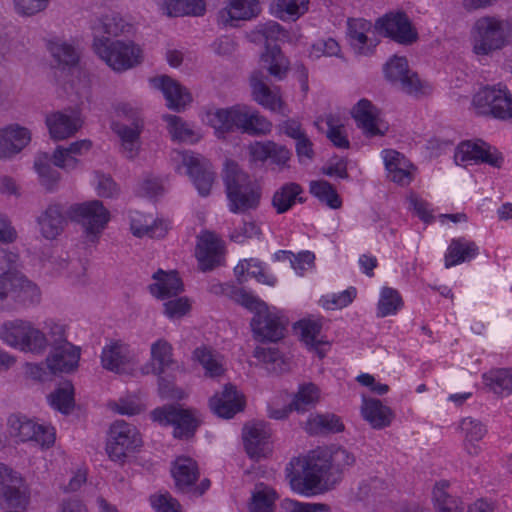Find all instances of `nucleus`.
Segmentation results:
<instances>
[{"instance_id":"f257e3e1","label":"nucleus","mask_w":512,"mask_h":512,"mask_svg":"<svg viewBox=\"0 0 512 512\" xmlns=\"http://www.w3.org/2000/svg\"><path fill=\"white\" fill-rule=\"evenodd\" d=\"M286 478L293 491L310 496L317 493L322 481H336L331 452L318 448L305 457H294L285 469Z\"/></svg>"},{"instance_id":"f03ea898","label":"nucleus","mask_w":512,"mask_h":512,"mask_svg":"<svg viewBox=\"0 0 512 512\" xmlns=\"http://www.w3.org/2000/svg\"><path fill=\"white\" fill-rule=\"evenodd\" d=\"M208 121L218 137L228 133L262 137L270 134L273 127L257 109L246 104L216 109L208 113Z\"/></svg>"},{"instance_id":"7ed1b4c3","label":"nucleus","mask_w":512,"mask_h":512,"mask_svg":"<svg viewBox=\"0 0 512 512\" xmlns=\"http://www.w3.org/2000/svg\"><path fill=\"white\" fill-rule=\"evenodd\" d=\"M223 181L226 187L228 207L232 213H246L259 207L262 192L234 161H227Z\"/></svg>"},{"instance_id":"20e7f679","label":"nucleus","mask_w":512,"mask_h":512,"mask_svg":"<svg viewBox=\"0 0 512 512\" xmlns=\"http://www.w3.org/2000/svg\"><path fill=\"white\" fill-rule=\"evenodd\" d=\"M512 42V24L495 16L476 20L472 28L473 52L478 56H490Z\"/></svg>"},{"instance_id":"39448f33","label":"nucleus","mask_w":512,"mask_h":512,"mask_svg":"<svg viewBox=\"0 0 512 512\" xmlns=\"http://www.w3.org/2000/svg\"><path fill=\"white\" fill-rule=\"evenodd\" d=\"M0 338L12 347L35 354L43 353L48 346L43 331L20 319L5 322L0 329Z\"/></svg>"},{"instance_id":"423d86ee","label":"nucleus","mask_w":512,"mask_h":512,"mask_svg":"<svg viewBox=\"0 0 512 512\" xmlns=\"http://www.w3.org/2000/svg\"><path fill=\"white\" fill-rule=\"evenodd\" d=\"M94 52L116 72H123L135 67L142 61V50L132 41L93 42Z\"/></svg>"},{"instance_id":"0eeeda50","label":"nucleus","mask_w":512,"mask_h":512,"mask_svg":"<svg viewBox=\"0 0 512 512\" xmlns=\"http://www.w3.org/2000/svg\"><path fill=\"white\" fill-rule=\"evenodd\" d=\"M171 161L178 172L182 167L187 168V174L201 196H208L210 194L215 180V172L208 159L192 151L173 150L171 152Z\"/></svg>"},{"instance_id":"6e6552de","label":"nucleus","mask_w":512,"mask_h":512,"mask_svg":"<svg viewBox=\"0 0 512 512\" xmlns=\"http://www.w3.org/2000/svg\"><path fill=\"white\" fill-rule=\"evenodd\" d=\"M11 299L21 306H29L40 301V291L36 284L18 270H6L0 275V308Z\"/></svg>"},{"instance_id":"1a4fd4ad","label":"nucleus","mask_w":512,"mask_h":512,"mask_svg":"<svg viewBox=\"0 0 512 512\" xmlns=\"http://www.w3.org/2000/svg\"><path fill=\"white\" fill-rule=\"evenodd\" d=\"M153 421L161 425H173V435L180 439L194 436L201 424L200 414L196 410L183 409L175 405H165L151 412Z\"/></svg>"},{"instance_id":"9d476101","label":"nucleus","mask_w":512,"mask_h":512,"mask_svg":"<svg viewBox=\"0 0 512 512\" xmlns=\"http://www.w3.org/2000/svg\"><path fill=\"white\" fill-rule=\"evenodd\" d=\"M476 113L512 122V94L505 89L484 87L473 97Z\"/></svg>"},{"instance_id":"9b49d317","label":"nucleus","mask_w":512,"mask_h":512,"mask_svg":"<svg viewBox=\"0 0 512 512\" xmlns=\"http://www.w3.org/2000/svg\"><path fill=\"white\" fill-rule=\"evenodd\" d=\"M142 446L138 429L124 420H116L109 429L106 451L113 461H124L130 454Z\"/></svg>"},{"instance_id":"f8f14e48","label":"nucleus","mask_w":512,"mask_h":512,"mask_svg":"<svg viewBox=\"0 0 512 512\" xmlns=\"http://www.w3.org/2000/svg\"><path fill=\"white\" fill-rule=\"evenodd\" d=\"M68 217L82 225L87 236L94 241L110 220V213L99 200L74 204L66 211Z\"/></svg>"},{"instance_id":"ddd939ff","label":"nucleus","mask_w":512,"mask_h":512,"mask_svg":"<svg viewBox=\"0 0 512 512\" xmlns=\"http://www.w3.org/2000/svg\"><path fill=\"white\" fill-rule=\"evenodd\" d=\"M254 303L246 304L245 307L254 312L251 320L252 330L260 341L276 342L283 338L286 321L268 310V306L255 296H252Z\"/></svg>"},{"instance_id":"4468645a","label":"nucleus","mask_w":512,"mask_h":512,"mask_svg":"<svg viewBox=\"0 0 512 512\" xmlns=\"http://www.w3.org/2000/svg\"><path fill=\"white\" fill-rule=\"evenodd\" d=\"M375 29L379 34L404 46H410L419 39L417 29L404 12H391L378 18Z\"/></svg>"},{"instance_id":"2eb2a0df","label":"nucleus","mask_w":512,"mask_h":512,"mask_svg":"<svg viewBox=\"0 0 512 512\" xmlns=\"http://www.w3.org/2000/svg\"><path fill=\"white\" fill-rule=\"evenodd\" d=\"M7 424L9 435L17 439V441H31L47 448L55 442L53 429L37 424L24 415H11L8 418Z\"/></svg>"},{"instance_id":"dca6fc26","label":"nucleus","mask_w":512,"mask_h":512,"mask_svg":"<svg viewBox=\"0 0 512 512\" xmlns=\"http://www.w3.org/2000/svg\"><path fill=\"white\" fill-rule=\"evenodd\" d=\"M385 78L407 94L421 91L423 84L418 74L409 69L406 57L394 55L383 67Z\"/></svg>"},{"instance_id":"f3484780","label":"nucleus","mask_w":512,"mask_h":512,"mask_svg":"<svg viewBox=\"0 0 512 512\" xmlns=\"http://www.w3.org/2000/svg\"><path fill=\"white\" fill-rule=\"evenodd\" d=\"M195 256L201 271H211L224 260L223 242L215 233L205 231L198 236Z\"/></svg>"},{"instance_id":"a211bd4d","label":"nucleus","mask_w":512,"mask_h":512,"mask_svg":"<svg viewBox=\"0 0 512 512\" xmlns=\"http://www.w3.org/2000/svg\"><path fill=\"white\" fill-rule=\"evenodd\" d=\"M45 124L52 139L64 140L78 132L82 127V119L79 111L68 108L47 114Z\"/></svg>"},{"instance_id":"6ab92c4d","label":"nucleus","mask_w":512,"mask_h":512,"mask_svg":"<svg viewBox=\"0 0 512 512\" xmlns=\"http://www.w3.org/2000/svg\"><path fill=\"white\" fill-rule=\"evenodd\" d=\"M455 162L457 165L464 164L468 161L484 162L493 167H500L503 162V157L497 153L490 151V146L485 142L472 143L465 141L459 144L456 149Z\"/></svg>"},{"instance_id":"aec40b11","label":"nucleus","mask_w":512,"mask_h":512,"mask_svg":"<svg viewBox=\"0 0 512 512\" xmlns=\"http://www.w3.org/2000/svg\"><path fill=\"white\" fill-rule=\"evenodd\" d=\"M151 83L162 91L169 109L180 112L192 101L190 92L170 76L152 78Z\"/></svg>"},{"instance_id":"412c9836","label":"nucleus","mask_w":512,"mask_h":512,"mask_svg":"<svg viewBox=\"0 0 512 512\" xmlns=\"http://www.w3.org/2000/svg\"><path fill=\"white\" fill-rule=\"evenodd\" d=\"M268 76L262 70H255L250 76L251 95L253 100L270 111L281 112L283 102L269 87Z\"/></svg>"},{"instance_id":"4be33fe9","label":"nucleus","mask_w":512,"mask_h":512,"mask_svg":"<svg viewBox=\"0 0 512 512\" xmlns=\"http://www.w3.org/2000/svg\"><path fill=\"white\" fill-rule=\"evenodd\" d=\"M271 436L270 429L263 422L247 424L243 428L244 447L250 458L259 459L265 457L268 440Z\"/></svg>"},{"instance_id":"5701e85b","label":"nucleus","mask_w":512,"mask_h":512,"mask_svg":"<svg viewBox=\"0 0 512 512\" xmlns=\"http://www.w3.org/2000/svg\"><path fill=\"white\" fill-rule=\"evenodd\" d=\"M209 406L219 417L229 419L243 410L244 401L234 385L226 384L221 393L210 398Z\"/></svg>"},{"instance_id":"b1692460","label":"nucleus","mask_w":512,"mask_h":512,"mask_svg":"<svg viewBox=\"0 0 512 512\" xmlns=\"http://www.w3.org/2000/svg\"><path fill=\"white\" fill-rule=\"evenodd\" d=\"M80 360V348L71 343L52 348L46 358L47 367L54 373H70L77 369Z\"/></svg>"},{"instance_id":"393cba45","label":"nucleus","mask_w":512,"mask_h":512,"mask_svg":"<svg viewBox=\"0 0 512 512\" xmlns=\"http://www.w3.org/2000/svg\"><path fill=\"white\" fill-rule=\"evenodd\" d=\"M130 29L131 25L116 13L97 18L91 24L93 42L111 41L110 37H117Z\"/></svg>"},{"instance_id":"a878e982","label":"nucleus","mask_w":512,"mask_h":512,"mask_svg":"<svg viewBox=\"0 0 512 512\" xmlns=\"http://www.w3.org/2000/svg\"><path fill=\"white\" fill-rule=\"evenodd\" d=\"M352 117L357 126L368 137L382 136L384 131L379 127V110L367 99H361L352 109Z\"/></svg>"},{"instance_id":"bb28decb","label":"nucleus","mask_w":512,"mask_h":512,"mask_svg":"<svg viewBox=\"0 0 512 512\" xmlns=\"http://www.w3.org/2000/svg\"><path fill=\"white\" fill-rule=\"evenodd\" d=\"M143 127V120H136L135 124H131V126L121 122L112 123V130L121 141V152L127 159H134L138 155Z\"/></svg>"},{"instance_id":"cd10ccee","label":"nucleus","mask_w":512,"mask_h":512,"mask_svg":"<svg viewBox=\"0 0 512 512\" xmlns=\"http://www.w3.org/2000/svg\"><path fill=\"white\" fill-rule=\"evenodd\" d=\"M171 474L176 489L182 493H190L200 475L197 462L185 456L176 458L171 468Z\"/></svg>"},{"instance_id":"c85d7f7f","label":"nucleus","mask_w":512,"mask_h":512,"mask_svg":"<svg viewBox=\"0 0 512 512\" xmlns=\"http://www.w3.org/2000/svg\"><path fill=\"white\" fill-rule=\"evenodd\" d=\"M31 140V134L25 127L10 125L0 130V159L19 153Z\"/></svg>"},{"instance_id":"c756f323","label":"nucleus","mask_w":512,"mask_h":512,"mask_svg":"<svg viewBox=\"0 0 512 512\" xmlns=\"http://www.w3.org/2000/svg\"><path fill=\"white\" fill-rule=\"evenodd\" d=\"M37 223L44 238L55 239L62 233L67 224L63 206L57 203L49 204L38 216Z\"/></svg>"},{"instance_id":"7c9ffc66","label":"nucleus","mask_w":512,"mask_h":512,"mask_svg":"<svg viewBox=\"0 0 512 512\" xmlns=\"http://www.w3.org/2000/svg\"><path fill=\"white\" fill-rule=\"evenodd\" d=\"M259 13L257 0H228V5L218 13V22L224 26L234 21L248 20Z\"/></svg>"},{"instance_id":"2f4dec72","label":"nucleus","mask_w":512,"mask_h":512,"mask_svg":"<svg viewBox=\"0 0 512 512\" xmlns=\"http://www.w3.org/2000/svg\"><path fill=\"white\" fill-rule=\"evenodd\" d=\"M361 414L374 429H383L390 426L395 416L392 409L384 405L381 400L366 397H363L362 400Z\"/></svg>"},{"instance_id":"473e14b6","label":"nucleus","mask_w":512,"mask_h":512,"mask_svg":"<svg viewBox=\"0 0 512 512\" xmlns=\"http://www.w3.org/2000/svg\"><path fill=\"white\" fill-rule=\"evenodd\" d=\"M91 147L92 142L87 139L73 142L67 147L59 145L52 153L53 164L67 171L74 170L79 164L77 156L88 152Z\"/></svg>"},{"instance_id":"72a5a7b5","label":"nucleus","mask_w":512,"mask_h":512,"mask_svg":"<svg viewBox=\"0 0 512 512\" xmlns=\"http://www.w3.org/2000/svg\"><path fill=\"white\" fill-rule=\"evenodd\" d=\"M261 69L277 81L283 80L289 71V60L282 53L278 45L269 46L260 57Z\"/></svg>"},{"instance_id":"f704fd0d","label":"nucleus","mask_w":512,"mask_h":512,"mask_svg":"<svg viewBox=\"0 0 512 512\" xmlns=\"http://www.w3.org/2000/svg\"><path fill=\"white\" fill-rule=\"evenodd\" d=\"M155 283L149 286L152 295L160 299L177 296L183 291V283L177 272L166 273L159 269L153 274Z\"/></svg>"},{"instance_id":"c9c22d12","label":"nucleus","mask_w":512,"mask_h":512,"mask_svg":"<svg viewBox=\"0 0 512 512\" xmlns=\"http://www.w3.org/2000/svg\"><path fill=\"white\" fill-rule=\"evenodd\" d=\"M303 193V188L300 184L295 182L285 183L280 186L273 194L272 206L277 214H283L290 210L296 202L303 203V198L300 195Z\"/></svg>"},{"instance_id":"e433bc0d","label":"nucleus","mask_w":512,"mask_h":512,"mask_svg":"<svg viewBox=\"0 0 512 512\" xmlns=\"http://www.w3.org/2000/svg\"><path fill=\"white\" fill-rule=\"evenodd\" d=\"M128 347L122 343L115 342L103 348L101 354L102 366L118 374L126 372V365L129 363Z\"/></svg>"},{"instance_id":"4c0bfd02","label":"nucleus","mask_w":512,"mask_h":512,"mask_svg":"<svg viewBox=\"0 0 512 512\" xmlns=\"http://www.w3.org/2000/svg\"><path fill=\"white\" fill-rule=\"evenodd\" d=\"M371 28V22L365 19H349L348 20V35L350 37L351 45L360 55H368L372 53L373 47L376 44H368V37L366 32Z\"/></svg>"},{"instance_id":"58836bf2","label":"nucleus","mask_w":512,"mask_h":512,"mask_svg":"<svg viewBox=\"0 0 512 512\" xmlns=\"http://www.w3.org/2000/svg\"><path fill=\"white\" fill-rule=\"evenodd\" d=\"M384 162L392 181L401 185L410 183L412 176L408 171L409 162L403 154L395 150H386Z\"/></svg>"},{"instance_id":"ea45409f","label":"nucleus","mask_w":512,"mask_h":512,"mask_svg":"<svg viewBox=\"0 0 512 512\" xmlns=\"http://www.w3.org/2000/svg\"><path fill=\"white\" fill-rule=\"evenodd\" d=\"M304 429L309 435H324L342 432L344 425L334 414H316L307 419Z\"/></svg>"},{"instance_id":"a19ab883","label":"nucleus","mask_w":512,"mask_h":512,"mask_svg":"<svg viewBox=\"0 0 512 512\" xmlns=\"http://www.w3.org/2000/svg\"><path fill=\"white\" fill-rule=\"evenodd\" d=\"M158 5L168 16H201L205 12L203 0H159Z\"/></svg>"},{"instance_id":"79ce46f5","label":"nucleus","mask_w":512,"mask_h":512,"mask_svg":"<svg viewBox=\"0 0 512 512\" xmlns=\"http://www.w3.org/2000/svg\"><path fill=\"white\" fill-rule=\"evenodd\" d=\"M296 328L300 329L301 341L323 358L325 350L322 347L328 345V342L317 339L321 333L322 324L319 321L303 319L297 322Z\"/></svg>"},{"instance_id":"37998d69","label":"nucleus","mask_w":512,"mask_h":512,"mask_svg":"<svg viewBox=\"0 0 512 512\" xmlns=\"http://www.w3.org/2000/svg\"><path fill=\"white\" fill-rule=\"evenodd\" d=\"M478 254V246L475 242L467 241L464 238L453 239L449 245L448 253L445 256L447 268L468 261Z\"/></svg>"},{"instance_id":"c03bdc74","label":"nucleus","mask_w":512,"mask_h":512,"mask_svg":"<svg viewBox=\"0 0 512 512\" xmlns=\"http://www.w3.org/2000/svg\"><path fill=\"white\" fill-rule=\"evenodd\" d=\"M484 383L497 395H510L512 393V369H494L483 375Z\"/></svg>"},{"instance_id":"a18cd8bd","label":"nucleus","mask_w":512,"mask_h":512,"mask_svg":"<svg viewBox=\"0 0 512 512\" xmlns=\"http://www.w3.org/2000/svg\"><path fill=\"white\" fill-rule=\"evenodd\" d=\"M50 405L63 414H69L75 405L74 386L64 381L49 395Z\"/></svg>"},{"instance_id":"49530a36","label":"nucleus","mask_w":512,"mask_h":512,"mask_svg":"<svg viewBox=\"0 0 512 512\" xmlns=\"http://www.w3.org/2000/svg\"><path fill=\"white\" fill-rule=\"evenodd\" d=\"M51 162H53V158L48 153L39 154L34 162L40 183L48 191L54 190L60 180V173L51 166Z\"/></svg>"},{"instance_id":"de8ad7c7","label":"nucleus","mask_w":512,"mask_h":512,"mask_svg":"<svg viewBox=\"0 0 512 512\" xmlns=\"http://www.w3.org/2000/svg\"><path fill=\"white\" fill-rule=\"evenodd\" d=\"M309 190L320 202L325 203L332 209H339L342 206V200L336 189L326 180L311 181Z\"/></svg>"},{"instance_id":"09e8293b","label":"nucleus","mask_w":512,"mask_h":512,"mask_svg":"<svg viewBox=\"0 0 512 512\" xmlns=\"http://www.w3.org/2000/svg\"><path fill=\"white\" fill-rule=\"evenodd\" d=\"M151 356L154 362L152 371L161 375L173 364L172 346L164 339H159L151 346Z\"/></svg>"},{"instance_id":"8fccbe9b","label":"nucleus","mask_w":512,"mask_h":512,"mask_svg":"<svg viewBox=\"0 0 512 512\" xmlns=\"http://www.w3.org/2000/svg\"><path fill=\"white\" fill-rule=\"evenodd\" d=\"M319 389L313 383L303 384L299 387L290 403V409L297 412H305L313 407L319 401Z\"/></svg>"},{"instance_id":"3c124183","label":"nucleus","mask_w":512,"mask_h":512,"mask_svg":"<svg viewBox=\"0 0 512 512\" xmlns=\"http://www.w3.org/2000/svg\"><path fill=\"white\" fill-rule=\"evenodd\" d=\"M164 120L167 122L169 132L174 140L188 143H195L198 141L199 136L179 116L165 115Z\"/></svg>"},{"instance_id":"603ef678","label":"nucleus","mask_w":512,"mask_h":512,"mask_svg":"<svg viewBox=\"0 0 512 512\" xmlns=\"http://www.w3.org/2000/svg\"><path fill=\"white\" fill-rule=\"evenodd\" d=\"M447 486L446 482H441L437 483L433 489V499L437 512H463L462 502L445 491Z\"/></svg>"},{"instance_id":"864d4df0","label":"nucleus","mask_w":512,"mask_h":512,"mask_svg":"<svg viewBox=\"0 0 512 512\" xmlns=\"http://www.w3.org/2000/svg\"><path fill=\"white\" fill-rule=\"evenodd\" d=\"M392 484L386 479L380 477H370L362 481L359 486L357 496L359 499L377 498L386 495L391 491Z\"/></svg>"},{"instance_id":"5fc2aeb1","label":"nucleus","mask_w":512,"mask_h":512,"mask_svg":"<svg viewBox=\"0 0 512 512\" xmlns=\"http://www.w3.org/2000/svg\"><path fill=\"white\" fill-rule=\"evenodd\" d=\"M275 498L276 493L273 489L264 484L258 485L252 493L250 512H272Z\"/></svg>"},{"instance_id":"6e6d98bb","label":"nucleus","mask_w":512,"mask_h":512,"mask_svg":"<svg viewBox=\"0 0 512 512\" xmlns=\"http://www.w3.org/2000/svg\"><path fill=\"white\" fill-rule=\"evenodd\" d=\"M402 305L403 301L398 291L390 287H384L378 302V316L386 317L396 314Z\"/></svg>"},{"instance_id":"4d7b16f0","label":"nucleus","mask_w":512,"mask_h":512,"mask_svg":"<svg viewBox=\"0 0 512 512\" xmlns=\"http://www.w3.org/2000/svg\"><path fill=\"white\" fill-rule=\"evenodd\" d=\"M209 292L215 295H225L245 307L246 304L254 303L251 294L230 283H212Z\"/></svg>"},{"instance_id":"13d9d810","label":"nucleus","mask_w":512,"mask_h":512,"mask_svg":"<svg viewBox=\"0 0 512 512\" xmlns=\"http://www.w3.org/2000/svg\"><path fill=\"white\" fill-rule=\"evenodd\" d=\"M254 41L261 42L265 41V50H267V45L272 46L270 44L271 41H277L281 37H285V30L283 27L275 21H269L266 23L259 24L256 29L252 32Z\"/></svg>"},{"instance_id":"bf43d9fd","label":"nucleus","mask_w":512,"mask_h":512,"mask_svg":"<svg viewBox=\"0 0 512 512\" xmlns=\"http://www.w3.org/2000/svg\"><path fill=\"white\" fill-rule=\"evenodd\" d=\"M193 358L197 360L206 371V375L217 377L223 374L222 365L215 359L212 351L206 346L198 347L193 352Z\"/></svg>"},{"instance_id":"052dcab7","label":"nucleus","mask_w":512,"mask_h":512,"mask_svg":"<svg viewBox=\"0 0 512 512\" xmlns=\"http://www.w3.org/2000/svg\"><path fill=\"white\" fill-rule=\"evenodd\" d=\"M131 231L136 237L163 238L168 231V227L163 221H154L152 224L143 225L139 220L132 219Z\"/></svg>"},{"instance_id":"680f3d73","label":"nucleus","mask_w":512,"mask_h":512,"mask_svg":"<svg viewBox=\"0 0 512 512\" xmlns=\"http://www.w3.org/2000/svg\"><path fill=\"white\" fill-rule=\"evenodd\" d=\"M52 56L59 62L67 66H73L77 64L79 55L76 49L65 42H55L50 46Z\"/></svg>"},{"instance_id":"e2e57ef3","label":"nucleus","mask_w":512,"mask_h":512,"mask_svg":"<svg viewBox=\"0 0 512 512\" xmlns=\"http://www.w3.org/2000/svg\"><path fill=\"white\" fill-rule=\"evenodd\" d=\"M328 130L326 133L327 138L337 148L348 149L350 142L347 135L343 131V126L339 124V121L333 115H328L326 119Z\"/></svg>"},{"instance_id":"0e129e2a","label":"nucleus","mask_w":512,"mask_h":512,"mask_svg":"<svg viewBox=\"0 0 512 512\" xmlns=\"http://www.w3.org/2000/svg\"><path fill=\"white\" fill-rule=\"evenodd\" d=\"M308 4L309 0H277V13L281 18L284 17L283 13L298 18L308 10Z\"/></svg>"},{"instance_id":"69168bd1","label":"nucleus","mask_w":512,"mask_h":512,"mask_svg":"<svg viewBox=\"0 0 512 512\" xmlns=\"http://www.w3.org/2000/svg\"><path fill=\"white\" fill-rule=\"evenodd\" d=\"M461 430L465 433V438L469 442L479 441L486 434L485 425L474 418H464L460 423Z\"/></svg>"},{"instance_id":"338daca9","label":"nucleus","mask_w":512,"mask_h":512,"mask_svg":"<svg viewBox=\"0 0 512 512\" xmlns=\"http://www.w3.org/2000/svg\"><path fill=\"white\" fill-rule=\"evenodd\" d=\"M331 462L335 477L338 479L345 467H350L355 463V457L346 449L337 448L331 452Z\"/></svg>"},{"instance_id":"774afa93","label":"nucleus","mask_w":512,"mask_h":512,"mask_svg":"<svg viewBox=\"0 0 512 512\" xmlns=\"http://www.w3.org/2000/svg\"><path fill=\"white\" fill-rule=\"evenodd\" d=\"M269 141H253L247 146L249 162L252 164L265 163L269 158Z\"/></svg>"}]
</instances>
